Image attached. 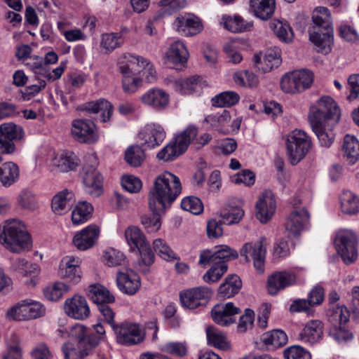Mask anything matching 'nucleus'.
<instances>
[{
	"instance_id": "nucleus-39",
	"label": "nucleus",
	"mask_w": 359,
	"mask_h": 359,
	"mask_svg": "<svg viewBox=\"0 0 359 359\" xmlns=\"http://www.w3.org/2000/svg\"><path fill=\"white\" fill-rule=\"evenodd\" d=\"M125 237L133 250H137L148 243L142 231L135 226H128L126 229Z\"/></svg>"
},
{
	"instance_id": "nucleus-31",
	"label": "nucleus",
	"mask_w": 359,
	"mask_h": 359,
	"mask_svg": "<svg viewBox=\"0 0 359 359\" xmlns=\"http://www.w3.org/2000/svg\"><path fill=\"white\" fill-rule=\"evenodd\" d=\"M79 263V259L73 257H67L65 266L60 269V276L74 284L78 283L81 278Z\"/></svg>"
},
{
	"instance_id": "nucleus-41",
	"label": "nucleus",
	"mask_w": 359,
	"mask_h": 359,
	"mask_svg": "<svg viewBox=\"0 0 359 359\" xmlns=\"http://www.w3.org/2000/svg\"><path fill=\"white\" fill-rule=\"evenodd\" d=\"M224 27L231 32H242L250 30L253 23L246 22L241 17L235 15L233 18L224 15L222 18Z\"/></svg>"
},
{
	"instance_id": "nucleus-61",
	"label": "nucleus",
	"mask_w": 359,
	"mask_h": 359,
	"mask_svg": "<svg viewBox=\"0 0 359 359\" xmlns=\"http://www.w3.org/2000/svg\"><path fill=\"white\" fill-rule=\"evenodd\" d=\"M153 212L152 216L144 215L141 217V223L149 232H156L161 227L160 215L163 212Z\"/></svg>"
},
{
	"instance_id": "nucleus-7",
	"label": "nucleus",
	"mask_w": 359,
	"mask_h": 359,
	"mask_svg": "<svg viewBox=\"0 0 359 359\" xmlns=\"http://www.w3.org/2000/svg\"><path fill=\"white\" fill-rule=\"evenodd\" d=\"M340 118V109L336 102L330 97H323L317 102L316 105L312 106L309 115V123L332 122V124L337 123Z\"/></svg>"
},
{
	"instance_id": "nucleus-36",
	"label": "nucleus",
	"mask_w": 359,
	"mask_h": 359,
	"mask_svg": "<svg viewBox=\"0 0 359 359\" xmlns=\"http://www.w3.org/2000/svg\"><path fill=\"white\" fill-rule=\"evenodd\" d=\"M261 340L269 348H276L285 345L287 342V336L281 330H273L264 333Z\"/></svg>"
},
{
	"instance_id": "nucleus-26",
	"label": "nucleus",
	"mask_w": 359,
	"mask_h": 359,
	"mask_svg": "<svg viewBox=\"0 0 359 359\" xmlns=\"http://www.w3.org/2000/svg\"><path fill=\"white\" fill-rule=\"evenodd\" d=\"M176 30L185 36H191L202 29L200 20L196 17H177L174 21Z\"/></svg>"
},
{
	"instance_id": "nucleus-27",
	"label": "nucleus",
	"mask_w": 359,
	"mask_h": 359,
	"mask_svg": "<svg viewBox=\"0 0 359 359\" xmlns=\"http://www.w3.org/2000/svg\"><path fill=\"white\" fill-rule=\"evenodd\" d=\"M141 100L144 104L156 109H162L168 104L169 97L164 91L152 88L141 97Z\"/></svg>"
},
{
	"instance_id": "nucleus-53",
	"label": "nucleus",
	"mask_w": 359,
	"mask_h": 359,
	"mask_svg": "<svg viewBox=\"0 0 359 359\" xmlns=\"http://www.w3.org/2000/svg\"><path fill=\"white\" fill-rule=\"evenodd\" d=\"M79 164L78 157L72 152L63 154L57 160V166L60 172L74 170Z\"/></svg>"
},
{
	"instance_id": "nucleus-37",
	"label": "nucleus",
	"mask_w": 359,
	"mask_h": 359,
	"mask_svg": "<svg viewBox=\"0 0 359 359\" xmlns=\"http://www.w3.org/2000/svg\"><path fill=\"white\" fill-rule=\"evenodd\" d=\"M6 344V350L3 354L2 359H22L20 339L15 333H11L8 337Z\"/></svg>"
},
{
	"instance_id": "nucleus-4",
	"label": "nucleus",
	"mask_w": 359,
	"mask_h": 359,
	"mask_svg": "<svg viewBox=\"0 0 359 359\" xmlns=\"http://www.w3.org/2000/svg\"><path fill=\"white\" fill-rule=\"evenodd\" d=\"M69 335L77 340V344L75 346L68 342L62 346L65 359H83L100 341V337L88 333L87 328L81 324L73 326Z\"/></svg>"
},
{
	"instance_id": "nucleus-52",
	"label": "nucleus",
	"mask_w": 359,
	"mask_h": 359,
	"mask_svg": "<svg viewBox=\"0 0 359 359\" xmlns=\"http://www.w3.org/2000/svg\"><path fill=\"white\" fill-rule=\"evenodd\" d=\"M244 216V210L240 207H231L220 212L221 222L231 225L238 223Z\"/></svg>"
},
{
	"instance_id": "nucleus-19",
	"label": "nucleus",
	"mask_w": 359,
	"mask_h": 359,
	"mask_svg": "<svg viewBox=\"0 0 359 359\" xmlns=\"http://www.w3.org/2000/svg\"><path fill=\"white\" fill-rule=\"evenodd\" d=\"M276 208L273 194L265 191L256 203V217L262 223H266L273 216Z\"/></svg>"
},
{
	"instance_id": "nucleus-46",
	"label": "nucleus",
	"mask_w": 359,
	"mask_h": 359,
	"mask_svg": "<svg viewBox=\"0 0 359 359\" xmlns=\"http://www.w3.org/2000/svg\"><path fill=\"white\" fill-rule=\"evenodd\" d=\"M167 57L173 63H184L187 60L188 51L184 43L178 41L171 44L167 52Z\"/></svg>"
},
{
	"instance_id": "nucleus-28",
	"label": "nucleus",
	"mask_w": 359,
	"mask_h": 359,
	"mask_svg": "<svg viewBox=\"0 0 359 359\" xmlns=\"http://www.w3.org/2000/svg\"><path fill=\"white\" fill-rule=\"evenodd\" d=\"M81 109L93 114L101 112L102 121L107 122L110 120L112 114L113 106L107 100L100 99L84 104Z\"/></svg>"
},
{
	"instance_id": "nucleus-60",
	"label": "nucleus",
	"mask_w": 359,
	"mask_h": 359,
	"mask_svg": "<svg viewBox=\"0 0 359 359\" xmlns=\"http://www.w3.org/2000/svg\"><path fill=\"white\" fill-rule=\"evenodd\" d=\"M231 120L229 111L224 109L222 113H216L207 116L205 121L214 127L225 126Z\"/></svg>"
},
{
	"instance_id": "nucleus-3",
	"label": "nucleus",
	"mask_w": 359,
	"mask_h": 359,
	"mask_svg": "<svg viewBox=\"0 0 359 359\" xmlns=\"http://www.w3.org/2000/svg\"><path fill=\"white\" fill-rule=\"evenodd\" d=\"M313 26L309 29V39L318 52L327 54L333 42V27L330 12L325 7L315 9L312 16Z\"/></svg>"
},
{
	"instance_id": "nucleus-51",
	"label": "nucleus",
	"mask_w": 359,
	"mask_h": 359,
	"mask_svg": "<svg viewBox=\"0 0 359 359\" xmlns=\"http://www.w3.org/2000/svg\"><path fill=\"white\" fill-rule=\"evenodd\" d=\"M144 158V152L138 145L129 147L125 152L126 161L133 167H139Z\"/></svg>"
},
{
	"instance_id": "nucleus-50",
	"label": "nucleus",
	"mask_w": 359,
	"mask_h": 359,
	"mask_svg": "<svg viewBox=\"0 0 359 359\" xmlns=\"http://www.w3.org/2000/svg\"><path fill=\"white\" fill-rule=\"evenodd\" d=\"M207 338L209 344L221 350H226L229 346L226 341L225 335L214 327H208L206 329Z\"/></svg>"
},
{
	"instance_id": "nucleus-57",
	"label": "nucleus",
	"mask_w": 359,
	"mask_h": 359,
	"mask_svg": "<svg viewBox=\"0 0 359 359\" xmlns=\"http://www.w3.org/2000/svg\"><path fill=\"white\" fill-rule=\"evenodd\" d=\"M329 335L338 343H346L353 339V335L344 326H331Z\"/></svg>"
},
{
	"instance_id": "nucleus-42",
	"label": "nucleus",
	"mask_w": 359,
	"mask_h": 359,
	"mask_svg": "<svg viewBox=\"0 0 359 359\" xmlns=\"http://www.w3.org/2000/svg\"><path fill=\"white\" fill-rule=\"evenodd\" d=\"M69 196H72L70 192L67 190L62 191L53 196L51 203V208L53 211L56 215H63L71 207V201Z\"/></svg>"
},
{
	"instance_id": "nucleus-44",
	"label": "nucleus",
	"mask_w": 359,
	"mask_h": 359,
	"mask_svg": "<svg viewBox=\"0 0 359 359\" xmlns=\"http://www.w3.org/2000/svg\"><path fill=\"white\" fill-rule=\"evenodd\" d=\"M12 269L24 276H36L39 272V267L36 264L29 262L24 258H18L13 261Z\"/></svg>"
},
{
	"instance_id": "nucleus-58",
	"label": "nucleus",
	"mask_w": 359,
	"mask_h": 359,
	"mask_svg": "<svg viewBox=\"0 0 359 359\" xmlns=\"http://www.w3.org/2000/svg\"><path fill=\"white\" fill-rule=\"evenodd\" d=\"M181 207L183 210L194 215H199L203 210V205L201 201L195 196L184 198L181 202Z\"/></svg>"
},
{
	"instance_id": "nucleus-14",
	"label": "nucleus",
	"mask_w": 359,
	"mask_h": 359,
	"mask_svg": "<svg viewBox=\"0 0 359 359\" xmlns=\"http://www.w3.org/2000/svg\"><path fill=\"white\" fill-rule=\"evenodd\" d=\"M85 191L93 197H98L103 192V177L93 165L86 164L81 173Z\"/></svg>"
},
{
	"instance_id": "nucleus-22",
	"label": "nucleus",
	"mask_w": 359,
	"mask_h": 359,
	"mask_svg": "<svg viewBox=\"0 0 359 359\" xmlns=\"http://www.w3.org/2000/svg\"><path fill=\"white\" fill-rule=\"evenodd\" d=\"M252 61L255 68L263 73L269 72L280 65V50L278 49H269L266 50L263 58L260 55L257 54L254 56Z\"/></svg>"
},
{
	"instance_id": "nucleus-35",
	"label": "nucleus",
	"mask_w": 359,
	"mask_h": 359,
	"mask_svg": "<svg viewBox=\"0 0 359 359\" xmlns=\"http://www.w3.org/2000/svg\"><path fill=\"white\" fill-rule=\"evenodd\" d=\"M173 88L182 95L197 92L201 88V78L198 76H193L184 79L175 80L173 83Z\"/></svg>"
},
{
	"instance_id": "nucleus-11",
	"label": "nucleus",
	"mask_w": 359,
	"mask_h": 359,
	"mask_svg": "<svg viewBox=\"0 0 359 359\" xmlns=\"http://www.w3.org/2000/svg\"><path fill=\"white\" fill-rule=\"evenodd\" d=\"M212 295V290L206 286L193 287L180 294V299L183 307L195 309L207 305Z\"/></svg>"
},
{
	"instance_id": "nucleus-8",
	"label": "nucleus",
	"mask_w": 359,
	"mask_h": 359,
	"mask_svg": "<svg viewBox=\"0 0 359 359\" xmlns=\"http://www.w3.org/2000/svg\"><path fill=\"white\" fill-rule=\"evenodd\" d=\"M358 243L357 236L353 231L342 230L337 233L334 245L345 264H351L357 259Z\"/></svg>"
},
{
	"instance_id": "nucleus-63",
	"label": "nucleus",
	"mask_w": 359,
	"mask_h": 359,
	"mask_svg": "<svg viewBox=\"0 0 359 359\" xmlns=\"http://www.w3.org/2000/svg\"><path fill=\"white\" fill-rule=\"evenodd\" d=\"M123 188L130 193H138L142 187L141 180L134 175H124L121 179Z\"/></svg>"
},
{
	"instance_id": "nucleus-20",
	"label": "nucleus",
	"mask_w": 359,
	"mask_h": 359,
	"mask_svg": "<svg viewBox=\"0 0 359 359\" xmlns=\"http://www.w3.org/2000/svg\"><path fill=\"white\" fill-rule=\"evenodd\" d=\"M165 136L166 133L163 127L157 123L147 124L139 134L143 144L149 149L159 146L165 140Z\"/></svg>"
},
{
	"instance_id": "nucleus-5",
	"label": "nucleus",
	"mask_w": 359,
	"mask_h": 359,
	"mask_svg": "<svg viewBox=\"0 0 359 359\" xmlns=\"http://www.w3.org/2000/svg\"><path fill=\"white\" fill-rule=\"evenodd\" d=\"M0 241L13 252H19L28 248L30 236L25 226L20 221L14 219L0 229Z\"/></svg>"
},
{
	"instance_id": "nucleus-56",
	"label": "nucleus",
	"mask_w": 359,
	"mask_h": 359,
	"mask_svg": "<svg viewBox=\"0 0 359 359\" xmlns=\"http://www.w3.org/2000/svg\"><path fill=\"white\" fill-rule=\"evenodd\" d=\"M68 290L69 287L65 283L57 282L46 287L43 294L47 299L55 302L59 300Z\"/></svg>"
},
{
	"instance_id": "nucleus-30",
	"label": "nucleus",
	"mask_w": 359,
	"mask_h": 359,
	"mask_svg": "<svg viewBox=\"0 0 359 359\" xmlns=\"http://www.w3.org/2000/svg\"><path fill=\"white\" fill-rule=\"evenodd\" d=\"M250 6L256 17L266 20L274 13L275 0H250Z\"/></svg>"
},
{
	"instance_id": "nucleus-54",
	"label": "nucleus",
	"mask_w": 359,
	"mask_h": 359,
	"mask_svg": "<svg viewBox=\"0 0 359 359\" xmlns=\"http://www.w3.org/2000/svg\"><path fill=\"white\" fill-rule=\"evenodd\" d=\"M153 248L156 253L166 261H172L179 259L177 255L163 239L158 238L154 240L153 242Z\"/></svg>"
},
{
	"instance_id": "nucleus-23",
	"label": "nucleus",
	"mask_w": 359,
	"mask_h": 359,
	"mask_svg": "<svg viewBox=\"0 0 359 359\" xmlns=\"http://www.w3.org/2000/svg\"><path fill=\"white\" fill-rule=\"evenodd\" d=\"M309 214L305 208L294 210L285 223L287 231L298 236L309 223Z\"/></svg>"
},
{
	"instance_id": "nucleus-17",
	"label": "nucleus",
	"mask_w": 359,
	"mask_h": 359,
	"mask_svg": "<svg viewBox=\"0 0 359 359\" xmlns=\"http://www.w3.org/2000/svg\"><path fill=\"white\" fill-rule=\"evenodd\" d=\"M64 310L69 317L80 320L88 318L90 314L86 298L80 295H74L72 298L67 299Z\"/></svg>"
},
{
	"instance_id": "nucleus-48",
	"label": "nucleus",
	"mask_w": 359,
	"mask_h": 359,
	"mask_svg": "<svg viewBox=\"0 0 359 359\" xmlns=\"http://www.w3.org/2000/svg\"><path fill=\"white\" fill-rule=\"evenodd\" d=\"M93 210L91 204L86 201L79 202L72 213V222L79 224L87 221Z\"/></svg>"
},
{
	"instance_id": "nucleus-21",
	"label": "nucleus",
	"mask_w": 359,
	"mask_h": 359,
	"mask_svg": "<svg viewBox=\"0 0 359 359\" xmlns=\"http://www.w3.org/2000/svg\"><path fill=\"white\" fill-rule=\"evenodd\" d=\"M119 290L127 294H135L140 289L141 283L139 276L131 269L119 271L116 276Z\"/></svg>"
},
{
	"instance_id": "nucleus-45",
	"label": "nucleus",
	"mask_w": 359,
	"mask_h": 359,
	"mask_svg": "<svg viewBox=\"0 0 359 359\" xmlns=\"http://www.w3.org/2000/svg\"><path fill=\"white\" fill-rule=\"evenodd\" d=\"M311 128L318 138L321 146L329 147L332 144L334 139V134L330 129H326L325 123H310Z\"/></svg>"
},
{
	"instance_id": "nucleus-59",
	"label": "nucleus",
	"mask_w": 359,
	"mask_h": 359,
	"mask_svg": "<svg viewBox=\"0 0 359 359\" xmlns=\"http://www.w3.org/2000/svg\"><path fill=\"white\" fill-rule=\"evenodd\" d=\"M295 76L299 79H296L299 92L311 87L313 81V75L311 72L304 69L295 71Z\"/></svg>"
},
{
	"instance_id": "nucleus-55",
	"label": "nucleus",
	"mask_w": 359,
	"mask_h": 359,
	"mask_svg": "<svg viewBox=\"0 0 359 359\" xmlns=\"http://www.w3.org/2000/svg\"><path fill=\"white\" fill-rule=\"evenodd\" d=\"M124 58L126 60V62H121L119 65L120 72L123 75V78L133 77L134 76V72L138 71L135 69V66H140V57H136L130 54L125 55Z\"/></svg>"
},
{
	"instance_id": "nucleus-16",
	"label": "nucleus",
	"mask_w": 359,
	"mask_h": 359,
	"mask_svg": "<svg viewBox=\"0 0 359 359\" xmlns=\"http://www.w3.org/2000/svg\"><path fill=\"white\" fill-rule=\"evenodd\" d=\"M296 282L297 276L294 272L287 270L275 271L268 277V292L276 295L279 291L294 285Z\"/></svg>"
},
{
	"instance_id": "nucleus-6",
	"label": "nucleus",
	"mask_w": 359,
	"mask_h": 359,
	"mask_svg": "<svg viewBox=\"0 0 359 359\" xmlns=\"http://www.w3.org/2000/svg\"><path fill=\"white\" fill-rule=\"evenodd\" d=\"M312 147L310 137L303 130H294L287 138V155L290 163L294 165L302 161Z\"/></svg>"
},
{
	"instance_id": "nucleus-43",
	"label": "nucleus",
	"mask_w": 359,
	"mask_h": 359,
	"mask_svg": "<svg viewBox=\"0 0 359 359\" xmlns=\"http://www.w3.org/2000/svg\"><path fill=\"white\" fill-rule=\"evenodd\" d=\"M197 135V129L194 126L187 127L182 133L177 135L172 143L177 147L180 154H183L188 148L191 140Z\"/></svg>"
},
{
	"instance_id": "nucleus-62",
	"label": "nucleus",
	"mask_w": 359,
	"mask_h": 359,
	"mask_svg": "<svg viewBox=\"0 0 359 359\" xmlns=\"http://www.w3.org/2000/svg\"><path fill=\"white\" fill-rule=\"evenodd\" d=\"M296 79H298L295 76V71L292 73L286 74L283 76L280 81L281 89L287 93H299Z\"/></svg>"
},
{
	"instance_id": "nucleus-13",
	"label": "nucleus",
	"mask_w": 359,
	"mask_h": 359,
	"mask_svg": "<svg viewBox=\"0 0 359 359\" xmlns=\"http://www.w3.org/2000/svg\"><path fill=\"white\" fill-rule=\"evenodd\" d=\"M45 311L43 306L39 302L22 301L9 309L6 316L15 320H27L43 316Z\"/></svg>"
},
{
	"instance_id": "nucleus-32",
	"label": "nucleus",
	"mask_w": 359,
	"mask_h": 359,
	"mask_svg": "<svg viewBox=\"0 0 359 359\" xmlns=\"http://www.w3.org/2000/svg\"><path fill=\"white\" fill-rule=\"evenodd\" d=\"M344 158L349 164H354L359 159V141L353 135H346L342 146Z\"/></svg>"
},
{
	"instance_id": "nucleus-1",
	"label": "nucleus",
	"mask_w": 359,
	"mask_h": 359,
	"mask_svg": "<svg viewBox=\"0 0 359 359\" xmlns=\"http://www.w3.org/2000/svg\"><path fill=\"white\" fill-rule=\"evenodd\" d=\"M182 191L178 177L165 172L156 177L148 195L151 211L164 212L177 199Z\"/></svg>"
},
{
	"instance_id": "nucleus-10",
	"label": "nucleus",
	"mask_w": 359,
	"mask_h": 359,
	"mask_svg": "<svg viewBox=\"0 0 359 359\" xmlns=\"http://www.w3.org/2000/svg\"><path fill=\"white\" fill-rule=\"evenodd\" d=\"M24 137L22 128L13 123H5L0 126V161L2 154H12L15 149L14 141Z\"/></svg>"
},
{
	"instance_id": "nucleus-18",
	"label": "nucleus",
	"mask_w": 359,
	"mask_h": 359,
	"mask_svg": "<svg viewBox=\"0 0 359 359\" xmlns=\"http://www.w3.org/2000/svg\"><path fill=\"white\" fill-rule=\"evenodd\" d=\"M241 313V309L232 302L217 304L212 311L211 315L215 323L221 326H228L236 321V316Z\"/></svg>"
},
{
	"instance_id": "nucleus-64",
	"label": "nucleus",
	"mask_w": 359,
	"mask_h": 359,
	"mask_svg": "<svg viewBox=\"0 0 359 359\" xmlns=\"http://www.w3.org/2000/svg\"><path fill=\"white\" fill-rule=\"evenodd\" d=\"M285 359H311L310 353L300 346H292L283 352Z\"/></svg>"
},
{
	"instance_id": "nucleus-47",
	"label": "nucleus",
	"mask_w": 359,
	"mask_h": 359,
	"mask_svg": "<svg viewBox=\"0 0 359 359\" xmlns=\"http://www.w3.org/2000/svg\"><path fill=\"white\" fill-rule=\"evenodd\" d=\"M270 27L280 41L288 43L292 40L293 31L287 22L274 21L270 23Z\"/></svg>"
},
{
	"instance_id": "nucleus-9",
	"label": "nucleus",
	"mask_w": 359,
	"mask_h": 359,
	"mask_svg": "<svg viewBox=\"0 0 359 359\" xmlns=\"http://www.w3.org/2000/svg\"><path fill=\"white\" fill-rule=\"evenodd\" d=\"M116 341L123 346H133L141 343L144 336L139 325L130 322H123L116 324L112 328Z\"/></svg>"
},
{
	"instance_id": "nucleus-29",
	"label": "nucleus",
	"mask_w": 359,
	"mask_h": 359,
	"mask_svg": "<svg viewBox=\"0 0 359 359\" xmlns=\"http://www.w3.org/2000/svg\"><path fill=\"white\" fill-rule=\"evenodd\" d=\"M88 297L97 305L111 304L115 302V297L109 290L100 284H93L88 287Z\"/></svg>"
},
{
	"instance_id": "nucleus-12",
	"label": "nucleus",
	"mask_w": 359,
	"mask_h": 359,
	"mask_svg": "<svg viewBox=\"0 0 359 359\" xmlns=\"http://www.w3.org/2000/svg\"><path fill=\"white\" fill-rule=\"evenodd\" d=\"M266 241L265 237H261L255 242L246 243L240 251L241 255L245 257L246 262H250V257L253 259L254 266L259 273L264 271L266 252Z\"/></svg>"
},
{
	"instance_id": "nucleus-40",
	"label": "nucleus",
	"mask_w": 359,
	"mask_h": 359,
	"mask_svg": "<svg viewBox=\"0 0 359 359\" xmlns=\"http://www.w3.org/2000/svg\"><path fill=\"white\" fill-rule=\"evenodd\" d=\"M340 201L344 213L355 215L359 212V198L351 191H344L341 195Z\"/></svg>"
},
{
	"instance_id": "nucleus-33",
	"label": "nucleus",
	"mask_w": 359,
	"mask_h": 359,
	"mask_svg": "<svg viewBox=\"0 0 359 359\" xmlns=\"http://www.w3.org/2000/svg\"><path fill=\"white\" fill-rule=\"evenodd\" d=\"M241 286L239 276L236 274L229 275L219 287V295L222 298H230L239 292Z\"/></svg>"
},
{
	"instance_id": "nucleus-34",
	"label": "nucleus",
	"mask_w": 359,
	"mask_h": 359,
	"mask_svg": "<svg viewBox=\"0 0 359 359\" xmlns=\"http://www.w3.org/2000/svg\"><path fill=\"white\" fill-rule=\"evenodd\" d=\"M20 177L19 168L13 162H6L0 166V182L4 187H10Z\"/></svg>"
},
{
	"instance_id": "nucleus-15",
	"label": "nucleus",
	"mask_w": 359,
	"mask_h": 359,
	"mask_svg": "<svg viewBox=\"0 0 359 359\" xmlns=\"http://www.w3.org/2000/svg\"><path fill=\"white\" fill-rule=\"evenodd\" d=\"M72 133L74 139L81 143L92 144L98 139L95 125L88 119H76L72 123Z\"/></svg>"
},
{
	"instance_id": "nucleus-24",
	"label": "nucleus",
	"mask_w": 359,
	"mask_h": 359,
	"mask_svg": "<svg viewBox=\"0 0 359 359\" xmlns=\"http://www.w3.org/2000/svg\"><path fill=\"white\" fill-rule=\"evenodd\" d=\"M99 233L97 226L90 225L74 236L73 243L79 250H86L95 245Z\"/></svg>"
},
{
	"instance_id": "nucleus-2",
	"label": "nucleus",
	"mask_w": 359,
	"mask_h": 359,
	"mask_svg": "<svg viewBox=\"0 0 359 359\" xmlns=\"http://www.w3.org/2000/svg\"><path fill=\"white\" fill-rule=\"evenodd\" d=\"M238 257L237 251L226 245L216 246L215 250L201 251L198 264L206 266L212 263L210 269L203 276V280L208 284L218 281L227 271V262L236 259Z\"/></svg>"
},
{
	"instance_id": "nucleus-25",
	"label": "nucleus",
	"mask_w": 359,
	"mask_h": 359,
	"mask_svg": "<svg viewBox=\"0 0 359 359\" xmlns=\"http://www.w3.org/2000/svg\"><path fill=\"white\" fill-rule=\"evenodd\" d=\"M323 335V324L318 320L309 321L299 332L298 339L305 343L318 342Z\"/></svg>"
},
{
	"instance_id": "nucleus-38",
	"label": "nucleus",
	"mask_w": 359,
	"mask_h": 359,
	"mask_svg": "<svg viewBox=\"0 0 359 359\" xmlns=\"http://www.w3.org/2000/svg\"><path fill=\"white\" fill-rule=\"evenodd\" d=\"M331 326H344L349 320L350 313L346 306L342 305L330 308L327 313Z\"/></svg>"
},
{
	"instance_id": "nucleus-49",
	"label": "nucleus",
	"mask_w": 359,
	"mask_h": 359,
	"mask_svg": "<svg viewBox=\"0 0 359 359\" xmlns=\"http://www.w3.org/2000/svg\"><path fill=\"white\" fill-rule=\"evenodd\" d=\"M240 100L239 95L233 91H225L212 99V106L229 107L235 105Z\"/></svg>"
}]
</instances>
